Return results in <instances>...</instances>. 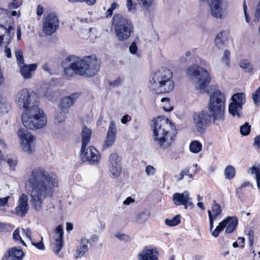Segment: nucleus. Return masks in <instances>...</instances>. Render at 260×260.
I'll use <instances>...</instances> for the list:
<instances>
[{
    "label": "nucleus",
    "instance_id": "1",
    "mask_svg": "<svg viewBox=\"0 0 260 260\" xmlns=\"http://www.w3.org/2000/svg\"><path fill=\"white\" fill-rule=\"evenodd\" d=\"M58 184V178L54 173L49 172L43 167L34 168L25 182V190L30 197L32 209L40 211L44 201L53 197L54 189Z\"/></svg>",
    "mask_w": 260,
    "mask_h": 260
},
{
    "label": "nucleus",
    "instance_id": "2",
    "mask_svg": "<svg viewBox=\"0 0 260 260\" xmlns=\"http://www.w3.org/2000/svg\"><path fill=\"white\" fill-rule=\"evenodd\" d=\"M226 96L219 89L214 90L210 95L208 111H202L193 115L195 126L199 132H202L210 124L212 120L214 124L224 120Z\"/></svg>",
    "mask_w": 260,
    "mask_h": 260
},
{
    "label": "nucleus",
    "instance_id": "3",
    "mask_svg": "<svg viewBox=\"0 0 260 260\" xmlns=\"http://www.w3.org/2000/svg\"><path fill=\"white\" fill-rule=\"evenodd\" d=\"M64 74L68 77L76 75L86 77L95 75L100 69V63L94 55L86 56L82 58L70 56L62 62Z\"/></svg>",
    "mask_w": 260,
    "mask_h": 260
},
{
    "label": "nucleus",
    "instance_id": "4",
    "mask_svg": "<svg viewBox=\"0 0 260 260\" xmlns=\"http://www.w3.org/2000/svg\"><path fill=\"white\" fill-rule=\"evenodd\" d=\"M175 134V125L165 116H159L154 120L153 140L155 144L160 148L169 147Z\"/></svg>",
    "mask_w": 260,
    "mask_h": 260
},
{
    "label": "nucleus",
    "instance_id": "5",
    "mask_svg": "<svg viewBox=\"0 0 260 260\" xmlns=\"http://www.w3.org/2000/svg\"><path fill=\"white\" fill-rule=\"evenodd\" d=\"M148 87L156 94L171 91L174 87L173 72L166 68L153 71L150 75Z\"/></svg>",
    "mask_w": 260,
    "mask_h": 260
},
{
    "label": "nucleus",
    "instance_id": "6",
    "mask_svg": "<svg viewBox=\"0 0 260 260\" xmlns=\"http://www.w3.org/2000/svg\"><path fill=\"white\" fill-rule=\"evenodd\" d=\"M23 125L30 129H40L46 124V117L43 111L39 105H34L32 108L24 111L21 116Z\"/></svg>",
    "mask_w": 260,
    "mask_h": 260
},
{
    "label": "nucleus",
    "instance_id": "7",
    "mask_svg": "<svg viewBox=\"0 0 260 260\" xmlns=\"http://www.w3.org/2000/svg\"><path fill=\"white\" fill-rule=\"evenodd\" d=\"M116 37L119 41L127 40L134 30V24L128 19L119 14H115L112 18Z\"/></svg>",
    "mask_w": 260,
    "mask_h": 260
},
{
    "label": "nucleus",
    "instance_id": "8",
    "mask_svg": "<svg viewBox=\"0 0 260 260\" xmlns=\"http://www.w3.org/2000/svg\"><path fill=\"white\" fill-rule=\"evenodd\" d=\"M186 74L192 80L195 79L197 80L196 85L197 89H204L210 82L209 73L198 65L193 64L189 67Z\"/></svg>",
    "mask_w": 260,
    "mask_h": 260
},
{
    "label": "nucleus",
    "instance_id": "9",
    "mask_svg": "<svg viewBox=\"0 0 260 260\" xmlns=\"http://www.w3.org/2000/svg\"><path fill=\"white\" fill-rule=\"evenodd\" d=\"M36 99L37 96L32 95L27 89L20 90L15 95L16 104L20 109L25 110V111L32 108L34 105L39 104Z\"/></svg>",
    "mask_w": 260,
    "mask_h": 260
},
{
    "label": "nucleus",
    "instance_id": "10",
    "mask_svg": "<svg viewBox=\"0 0 260 260\" xmlns=\"http://www.w3.org/2000/svg\"><path fill=\"white\" fill-rule=\"evenodd\" d=\"M231 101L228 106L229 113L234 117L241 118L243 116V106L246 103L245 94L235 93L232 96Z\"/></svg>",
    "mask_w": 260,
    "mask_h": 260
},
{
    "label": "nucleus",
    "instance_id": "11",
    "mask_svg": "<svg viewBox=\"0 0 260 260\" xmlns=\"http://www.w3.org/2000/svg\"><path fill=\"white\" fill-rule=\"evenodd\" d=\"M17 133L23 150L28 153L34 151L35 137L26 129H20Z\"/></svg>",
    "mask_w": 260,
    "mask_h": 260
},
{
    "label": "nucleus",
    "instance_id": "12",
    "mask_svg": "<svg viewBox=\"0 0 260 260\" xmlns=\"http://www.w3.org/2000/svg\"><path fill=\"white\" fill-rule=\"evenodd\" d=\"M122 170L121 158L116 153H112L109 156L108 172L112 178H116L120 174Z\"/></svg>",
    "mask_w": 260,
    "mask_h": 260
},
{
    "label": "nucleus",
    "instance_id": "13",
    "mask_svg": "<svg viewBox=\"0 0 260 260\" xmlns=\"http://www.w3.org/2000/svg\"><path fill=\"white\" fill-rule=\"evenodd\" d=\"M172 201L175 205H183L185 209L188 208L192 209L194 207L192 199L190 198L189 192L188 191H184L182 193H175L173 195Z\"/></svg>",
    "mask_w": 260,
    "mask_h": 260
},
{
    "label": "nucleus",
    "instance_id": "14",
    "mask_svg": "<svg viewBox=\"0 0 260 260\" xmlns=\"http://www.w3.org/2000/svg\"><path fill=\"white\" fill-rule=\"evenodd\" d=\"M59 20L54 13L49 14L45 19L43 24V31L46 35H51L58 29Z\"/></svg>",
    "mask_w": 260,
    "mask_h": 260
},
{
    "label": "nucleus",
    "instance_id": "15",
    "mask_svg": "<svg viewBox=\"0 0 260 260\" xmlns=\"http://www.w3.org/2000/svg\"><path fill=\"white\" fill-rule=\"evenodd\" d=\"M138 260H158V252L155 247L145 246L138 254Z\"/></svg>",
    "mask_w": 260,
    "mask_h": 260
},
{
    "label": "nucleus",
    "instance_id": "16",
    "mask_svg": "<svg viewBox=\"0 0 260 260\" xmlns=\"http://www.w3.org/2000/svg\"><path fill=\"white\" fill-rule=\"evenodd\" d=\"M28 209V197L26 194L23 193L19 197L17 206L15 208V214L22 217L26 215Z\"/></svg>",
    "mask_w": 260,
    "mask_h": 260
},
{
    "label": "nucleus",
    "instance_id": "17",
    "mask_svg": "<svg viewBox=\"0 0 260 260\" xmlns=\"http://www.w3.org/2000/svg\"><path fill=\"white\" fill-rule=\"evenodd\" d=\"M81 153L82 159L83 161H89L90 163H98L100 159L99 151L93 146L88 147L85 152Z\"/></svg>",
    "mask_w": 260,
    "mask_h": 260
},
{
    "label": "nucleus",
    "instance_id": "18",
    "mask_svg": "<svg viewBox=\"0 0 260 260\" xmlns=\"http://www.w3.org/2000/svg\"><path fill=\"white\" fill-rule=\"evenodd\" d=\"M222 0H212L210 11L213 17L222 19L224 17V11L221 7Z\"/></svg>",
    "mask_w": 260,
    "mask_h": 260
},
{
    "label": "nucleus",
    "instance_id": "19",
    "mask_svg": "<svg viewBox=\"0 0 260 260\" xmlns=\"http://www.w3.org/2000/svg\"><path fill=\"white\" fill-rule=\"evenodd\" d=\"M212 211H208V214L210 220V230L212 231L213 227V222L216 218L221 213V208L220 205L217 204L215 200L213 201L212 204Z\"/></svg>",
    "mask_w": 260,
    "mask_h": 260
},
{
    "label": "nucleus",
    "instance_id": "20",
    "mask_svg": "<svg viewBox=\"0 0 260 260\" xmlns=\"http://www.w3.org/2000/svg\"><path fill=\"white\" fill-rule=\"evenodd\" d=\"M54 233L56 235L55 237V246L54 251L56 254H57L62 248L63 245V231L62 225H58L55 229Z\"/></svg>",
    "mask_w": 260,
    "mask_h": 260
},
{
    "label": "nucleus",
    "instance_id": "21",
    "mask_svg": "<svg viewBox=\"0 0 260 260\" xmlns=\"http://www.w3.org/2000/svg\"><path fill=\"white\" fill-rule=\"evenodd\" d=\"M89 243V240L82 237L79 241V245L77 247L76 252L74 254L75 259H78L83 257L89 250L88 244Z\"/></svg>",
    "mask_w": 260,
    "mask_h": 260
},
{
    "label": "nucleus",
    "instance_id": "22",
    "mask_svg": "<svg viewBox=\"0 0 260 260\" xmlns=\"http://www.w3.org/2000/svg\"><path fill=\"white\" fill-rule=\"evenodd\" d=\"M21 76L25 79H28L31 78V72L35 71L37 68V64L33 63L30 64H21L19 66Z\"/></svg>",
    "mask_w": 260,
    "mask_h": 260
},
{
    "label": "nucleus",
    "instance_id": "23",
    "mask_svg": "<svg viewBox=\"0 0 260 260\" xmlns=\"http://www.w3.org/2000/svg\"><path fill=\"white\" fill-rule=\"evenodd\" d=\"M78 97L79 94L78 93H74L62 99L60 104L61 110L65 111H68Z\"/></svg>",
    "mask_w": 260,
    "mask_h": 260
},
{
    "label": "nucleus",
    "instance_id": "24",
    "mask_svg": "<svg viewBox=\"0 0 260 260\" xmlns=\"http://www.w3.org/2000/svg\"><path fill=\"white\" fill-rule=\"evenodd\" d=\"M91 135V130L85 125L83 126L81 134L82 147L80 151L81 152L83 153L85 151L86 147L90 140Z\"/></svg>",
    "mask_w": 260,
    "mask_h": 260
},
{
    "label": "nucleus",
    "instance_id": "25",
    "mask_svg": "<svg viewBox=\"0 0 260 260\" xmlns=\"http://www.w3.org/2000/svg\"><path fill=\"white\" fill-rule=\"evenodd\" d=\"M223 221H225L224 223L225 227V232L226 234L232 233L234 231L238 224L237 218L236 216H228Z\"/></svg>",
    "mask_w": 260,
    "mask_h": 260
},
{
    "label": "nucleus",
    "instance_id": "26",
    "mask_svg": "<svg viewBox=\"0 0 260 260\" xmlns=\"http://www.w3.org/2000/svg\"><path fill=\"white\" fill-rule=\"evenodd\" d=\"M228 33L223 31L219 33L216 37L215 43L218 48L221 47L228 39Z\"/></svg>",
    "mask_w": 260,
    "mask_h": 260
},
{
    "label": "nucleus",
    "instance_id": "27",
    "mask_svg": "<svg viewBox=\"0 0 260 260\" xmlns=\"http://www.w3.org/2000/svg\"><path fill=\"white\" fill-rule=\"evenodd\" d=\"M239 66L241 68L245 69L248 73L253 74L254 73L253 66L247 60L242 59L240 61Z\"/></svg>",
    "mask_w": 260,
    "mask_h": 260
},
{
    "label": "nucleus",
    "instance_id": "28",
    "mask_svg": "<svg viewBox=\"0 0 260 260\" xmlns=\"http://www.w3.org/2000/svg\"><path fill=\"white\" fill-rule=\"evenodd\" d=\"M235 169L233 166L231 165L226 166L224 171L225 178L226 179H232L235 177Z\"/></svg>",
    "mask_w": 260,
    "mask_h": 260
},
{
    "label": "nucleus",
    "instance_id": "29",
    "mask_svg": "<svg viewBox=\"0 0 260 260\" xmlns=\"http://www.w3.org/2000/svg\"><path fill=\"white\" fill-rule=\"evenodd\" d=\"M10 252L13 253L12 256L14 258V260H22L24 256V253L21 248H12L10 249Z\"/></svg>",
    "mask_w": 260,
    "mask_h": 260
},
{
    "label": "nucleus",
    "instance_id": "30",
    "mask_svg": "<svg viewBox=\"0 0 260 260\" xmlns=\"http://www.w3.org/2000/svg\"><path fill=\"white\" fill-rule=\"evenodd\" d=\"M10 252L13 253L12 256L14 258V260H22L24 256V253L21 248H12L10 249Z\"/></svg>",
    "mask_w": 260,
    "mask_h": 260
},
{
    "label": "nucleus",
    "instance_id": "31",
    "mask_svg": "<svg viewBox=\"0 0 260 260\" xmlns=\"http://www.w3.org/2000/svg\"><path fill=\"white\" fill-rule=\"evenodd\" d=\"M10 252L13 253L12 256L14 258V260H22L24 256V253L21 248H12L10 249Z\"/></svg>",
    "mask_w": 260,
    "mask_h": 260
},
{
    "label": "nucleus",
    "instance_id": "32",
    "mask_svg": "<svg viewBox=\"0 0 260 260\" xmlns=\"http://www.w3.org/2000/svg\"><path fill=\"white\" fill-rule=\"evenodd\" d=\"M10 109V105L5 99L0 98V115L7 113Z\"/></svg>",
    "mask_w": 260,
    "mask_h": 260
},
{
    "label": "nucleus",
    "instance_id": "33",
    "mask_svg": "<svg viewBox=\"0 0 260 260\" xmlns=\"http://www.w3.org/2000/svg\"><path fill=\"white\" fill-rule=\"evenodd\" d=\"M202 148L201 143L198 141H192L189 145V149L191 152L194 153H199Z\"/></svg>",
    "mask_w": 260,
    "mask_h": 260
},
{
    "label": "nucleus",
    "instance_id": "34",
    "mask_svg": "<svg viewBox=\"0 0 260 260\" xmlns=\"http://www.w3.org/2000/svg\"><path fill=\"white\" fill-rule=\"evenodd\" d=\"M180 215L177 214L171 219H166L165 223L170 226H176L180 223Z\"/></svg>",
    "mask_w": 260,
    "mask_h": 260
},
{
    "label": "nucleus",
    "instance_id": "35",
    "mask_svg": "<svg viewBox=\"0 0 260 260\" xmlns=\"http://www.w3.org/2000/svg\"><path fill=\"white\" fill-rule=\"evenodd\" d=\"M66 111H57L55 115L54 122L55 124H59L65 120V114Z\"/></svg>",
    "mask_w": 260,
    "mask_h": 260
},
{
    "label": "nucleus",
    "instance_id": "36",
    "mask_svg": "<svg viewBox=\"0 0 260 260\" xmlns=\"http://www.w3.org/2000/svg\"><path fill=\"white\" fill-rule=\"evenodd\" d=\"M149 214L147 212H142L137 216L136 222L138 223H143L147 220Z\"/></svg>",
    "mask_w": 260,
    "mask_h": 260
},
{
    "label": "nucleus",
    "instance_id": "37",
    "mask_svg": "<svg viewBox=\"0 0 260 260\" xmlns=\"http://www.w3.org/2000/svg\"><path fill=\"white\" fill-rule=\"evenodd\" d=\"M225 221H222L219 223V225L216 226L215 230L212 232V235L214 237H217L219 233L225 228Z\"/></svg>",
    "mask_w": 260,
    "mask_h": 260
},
{
    "label": "nucleus",
    "instance_id": "38",
    "mask_svg": "<svg viewBox=\"0 0 260 260\" xmlns=\"http://www.w3.org/2000/svg\"><path fill=\"white\" fill-rule=\"evenodd\" d=\"M115 137L107 135L106 140L103 145V148L106 149L111 147L115 141Z\"/></svg>",
    "mask_w": 260,
    "mask_h": 260
},
{
    "label": "nucleus",
    "instance_id": "39",
    "mask_svg": "<svg viewBox=\"0 0 260 260\" xmlns=\"http://www.w3.org/2000/svg\"><path fill=\"white\" fill-rule=\"evenodd\" d=\"M251 126L248 122H246L244 124L242 125L240 128V133L243 136L248 135L250 131Z\"/></svg>",
    "mask_w": 260,
    "mask_h": 260
},
{
    "label": "nucleus",
    "instance_id": "40",
    "mask_svg": "<svg viewBox=\"0 0 260 260\" xmlns=\"http://www.w3.org/2000/svg\"><path fill=\"white\" fill-rule=\"evenodd\" d=\"M0 27L2 30H3L4 33L8 32L9 34H12V35H14V29L12 28V26H10L9 27L8 30L3 25H2L0 24ZM4 38H3V35L2 32H0V45H1V43H2L3 41Z\"/></svg>",
    "mask_w": 260,
    "mask_h": 260
},
{
    "label": "nucleus",
    "instance_id": "41",
    "mask_svg": "<svg viewBox=\"0 0 260 260\" xmlns=\"http://www.w3.org/2000/svg\"><path fill=\"white\" fill-rule=\"evenodd\" d=\"M116 133V124L114 121H111L108 128L107 135L115 137Z\"/></svg>",
    "mask_w": 260,
    "mask_h": 260
},
{
    "label": "nucleus",
    "instance_id": "42",
    "mask_svg": "<svg viewBox=\"0 0 260 260\" xmlns=\"http://www.w3.org/2000/svg\"><path fill=\"white\" fill-rule=\"evenodd\" d=\"M15 56L17 59L18 65L21 66V64H23L24 60L22 52L21 50H16L15 51Z\"/></svg>",
    "mask_w": 260,
    "mask_h": 260
},
{
    "label": "nucleus",
    "instance_id": "43",
    "mask_svg": "<svg viewBox=\"0 0 260 260\" xmlns=\"http://www.w3.org/2000/svg\"><path fill=\"white\" fill-rule=\"evenodd\" d=\"M231 53L229 50H224L223 52V55L222 57V61L226 65H229L230 58Z\"/></svg>",
    "mask_w": 260,
    "mask_h": 260
},
{
    "label": "nucleus",
    "instance_id": "44",
    "mask_svg": "<svg viewBox=\"0 0 260 260\" xmlns=\"http://www.w3.org/2000/svg\"><path fill=\"white\" fill-rule=\"evenodd\" d=\"M252 99L255 105L260 104V87L252 94Z\"/></svg>",
    "mask_w": 260,
    "mask_h": 260
},
{
    "label": "nucleus",
    "instance_id": "45",
    "mask_svg": "<svg viewBox=\"0 0 260 260\" xmlns=\"http://www.w3.org/2000/svg\"><path fill=\"white\" fill-rule=\"evenodd\" d=\"M115 237L118 239L119 240L125 242L131 241L129 237L125 234H122L120 233H116L115 234Z\"/></svg>",
    "mask_w": 260,
    "mask_h": 260
},
{
    "label": "nucleus",
    "instance_id": "46",
    "mask_svg": "<svg viewBox=\"0 0 260 260\" xmlns=\"http://www.w3.org/2000/svg\"><path fill=\"white\" fill-rule=\"evenodd\" d=\"M13 230V227L10 223H5L0 222V230L2 232H11Z\"/></svg>",
    "mask_w": 260,
    "mask_h": 260
},
{
    "label": "nucleus",
    "instance_id": "47",
    "mask_svg": "<svg viewBox=\"0 0 260 260\" xmlns=\"http://www.w3.org/2000/svg\"><path fill=\"white\" fill-rule=\"evenodd\" d=\"M140 5L146 9H148L152 4L153 0H137Z\"/></svg>",
    "mask_w": 260,
    "mask_h": 260
},
{
    "label": "nucleus",
    "instance_id": "48",
    "mask_svg": "<svg viewBox=\"0 0 260 260\" xmlns=\"http://www.w3.org/2000/svg\"><path fill=\"white\" fill-rule=\"evenodd\" d=\"M31 244L39 250H44L45 249V246L43 243L42 237H41V241L39 242L31 241Z\"/></svg>",
    "mask_w": 260,
    "mask_h": 260
},
{
    "label": "nucleus",
    "instance_id": "49",
    "mask_svg": "<svg viewBox=\"0 0 260 260\" xmlns=\"http://www.w3.org/2000/svg\"><path fill=\"white\" fill-rule=\"evenodd\" d=\"M145 172L147 175H154L155 173V169L151 165H148L146 167Z\"/></svg>",
    "mask_w": 260,
    "mask_h": 260
},
{
    "label": "nucleus",
    "instance_id": "50",
    "mask_svg": "<svg viewBox=\"0 0 260 260\" xmlns=\"http://www.w3.org/2000/svg\"><path fill=\"white\" fill-rule=\"evenodd\" d=\"M254 232L252 230L249 231L248 233L249 245L250 246H252L254 243Z\"/></svg>",
    "mask_w": 260,
    "mask_h": 260
},
{
    "label": "nucleus",
    "instance_id": "51",
    "mask_svg": "<svg viewBox=\"0 0 260 260\" xmlns=\"http://www.w3.org/2000/svg\"><path fill=\"white\" fill-rule=\"evenodd\" d=\"M248 172L252 174H255V177H256L258 175H259V174H260V169L253 166L248 169Z\"/></svg>",
    "mask_w": 260,
    "mask_h": 260
},
{
    "label": "nucleus",
    "instance_id": "52",
    "mask_svg": "<svg viewBox=\"0 0 260 260\" xmlns=\"http://www.w3.org/2000/svg\"><path fill=\"white\" fill-rule=\"evenodd\" d=\"M254 21H258L260 19V2L258 3L254 13Z\"/></svg>",
    "mask_w": 260,
    "mask_h": 260
},
{
    "label": "nucleus",
    "instance_id": "53",
    "mask_svg": "<svg viewBox=\"0 0 260 260\" xmlns=\"http://www.w3.org/2000/svg\"><path fill=\"white\" fill-rule=\"evenodd\" d=\"M21 5V3L16 1H13L9 4V8L11 10L18 8Z\"/></svg>",
    "mask_w": 260,
    "mask_h": 260
},
{
    "label": "nucleus",
    "instance_id": "54",
    "mask_svg": "<svg viewBox=\"0 0 260 260\" xmlns=\"http://www.w3.org/2000/svg\"><path fill=\"white\" fill-rule=\"evenodd\" d=\"M126 5L128 11H131L135 8V5L132 0H126Z\"/></svg>",
    "mask_w": 260,
    "mask_h": 260
},
{
    "label": "nucleus",
    "instance_id": "55",
    "mask_svg": "<svg viewBox=\"0 0 260 260\" xmlns=\"http://www.w3.org/2000/svg\"><path fill=\"white\" fill-rule=\"evenodd\" d=\"M243 6V10H244L245 17V21L246 22L249 23V18L248 15L246 11L247 5H246V2L245 0L244 1Z\"/></svg>",
    "mask_w": 260,
    "mask_h": 260
},
{
    "label": "nucleus",
    "instance_id": "56",
    "mask_svg": "<svg viewBox=\"0 0 260 260\" xmlns=\"http://www.w3.org/2000/svg\"><path fill=\"white\" fill-rule=\"evenodd\" d=\"M129 51L132 54H135L138 50L136 44L135 42H133L129 47Z\"/></svg>",
    "mask_w": 260,
    "mask_h": 260
},
{
    "label": "nucleus",
    "instance_id": "57",
    "mask_svg": "<svg viewBox=\"0 0 260 260\" xmlns=\"http://www.w3.org/2000/svg\"><path fill=\"white\" fill-rule=\"evenodd\" d=\"M53 94L54 93L52 90L48 89L44 94V96L49 100H53L54 98Z\"/></svg>",
    "mask_w": 260,
    "mask_h": 260
},
{
    "label": "nucleus",
    "instance_id": "58",
    "mask_svg": "<svg viewBox=\"0 0 260 260\" xmlns=\"http://www.w3.org/2000/svg\"><path fill=\"white\" fill-rule=\"evenodd\" d=\"M122 79L120 78H118L115 80L111 82L110 83V85L114 87H117L122 83Z\"/></svg>",
    "mask_w": 260,
    "mask_h": 260
},
{
    "label": "nucleus",
    "instance_id": "59",
    "mask_svg": "<svg viewBox=\"0 0 260 260\" xmlns=\"http://www.w3.org/2000/svg\"><path fill=\"white\" fill-rule=\"evenodd\" d=\"M13 237L15 241H18L20 239H21V237L19 235V230L18 229H17L14 231Z\"/></svg>",
    "mask_w": 260,
    "mask_h": 260
},
{
    "label": "nucleus",
    "instance_id": "60",
    "mask_svg": "<svg viewBox=\"0 0 260 260\" xmlns=\"http://www.w3.org/2000/svg\"><path fill=\"white\" fill-rule=\"evenodd\" d=\"M131 117L128 115H124L121 119V121L123 124H126L128 121H131Z\"/></svg>",
    "mask_w": 260,
    "mask_h": 260
},
{
    "label": "nucleus",
    "instance_id": "61",
    "mask_svg": "<svg viewBox=\"0 0 260 260\" xmlns=\"http://www.w3.org/2000/svg\"><path fill=\"white\" fill-rule=\"evenodd\" d=\"M188 173H189V169H186L184 170H182L181 171L180 173V178L178 179V180H182L184 175H188Z\"/></svg>",
    "mask_w": 260,
    "mask_h": 260
},
{
    "label": "nucleus",
    "instance_id": "62",
    "mask_svg": "<svg viewBox=\"0 0 260 260\" xmlns=\"http://www.w3.org/2000/svg\"><path fill=\"white\" fill-rule=\"evenodd\" d=\"M9 197H7L4 198H0V206L3 207L5 206L8 201Z\"/></svg>",
    "mask_w": 260,
    "mask_h": 260
},
{
    "label": "nucleus",
    "instance_id": "63",
    "mask_svg": "<svg viewBox=\"0 0 260 260\" xmlns=\"http://www.w3.org/2000/svg\"><path fill=\"white\" fill-rule=\"evenodd\" d=\"M43 69L45 71L48 72V73L51 74H52V71L50 69V66L48 63H45L42 66Z\"/></svg>",
    "mask_w": 260,
    "mask_h": 260
},
{
    "label": "nucleus",
    "instance_id": "64",
    "mask_svg": "<svg viewBox=\"0 0 260 260\" xmlns=\"http://www.w3.org/2000/svg\"><path fill=\"white\" fill-rule=\"evenodd\" d=\"M254 145L260 147V136H256L254 138Z\"/></svg>",
    "mask_w": 260,
    "mask_h": 260
}]
</instances>
